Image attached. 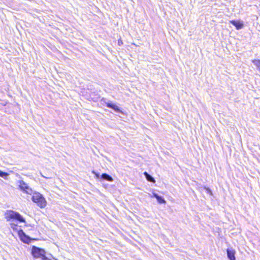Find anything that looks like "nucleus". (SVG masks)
<instances>
[{"instance_id": "obj_8", "label": "nucleus", "mask_w": 260, "mask_h": 260, "mask_svg": "<svg viewBox=\"0 0 260 260\" xmlns=\"http://www.w3.org/2000/svg\"><path fill=\"white\" fill-rule=\"evenodd\" d=\"M227 256L230 260H236L235 254L236 251L234 249L230 250L228 249L226 250Z\"/></svg>"}, {"instance_id": "obj_5", "label": "nucleus", "mask_w": 260, "mask_h": 260, "mask_svg": "<svg viewBox=\"0 0 260 260\" xmlns=\"http://www.w3.org/2000/svg\"><path fill=\"white\" fill-rule=\"evenodd\" d=\"M18 234L20 240L25 243L29 244L31 241L30 238L26 235L22 230H19Z\"/></svg>"}, {"instance_id": "obj_2", "label": "nucleus", "mask_w": 260, "mask_h": 260, "mask_svg": "<svg viewBox=\"0 0 260 260\" xmlns=\"http://www.w3.org/2000/svg\"><path fill=\"white\" fill-rule=\"evenodd\" d=\"M5 217L7 220L15 219L20 222H25V219L18 213L13 210H8L5 213Z\"/></svg>"}, {"instance_id": "obj_11", "label": "nucleus", "mask_w": 260, "mask_h": 260, "mask_svg": "<svg viewBox=\"0 0 260 260\" xmlns=\"http://www.w3.org/2000/svg\"><path fill=\"white\" fill-rule=\"evenodd\" d=\"M153 196L156 199L157 201L159 203H165V200L160 196L157 195V194H154Z\"/></svg>"}, {"instance_id": "obj_17", "label": "nucleus", "mask_w": 260, "mask_h": 260, "mask_svg": "<svg viewBox=\"0 0 260 260\" xmlns=\"http://www.w3.org/2000/svg\"><path fill=\"white\" fill-rule=\"evenodd\" d=\"M42 176L43 177L45 178V177L44 176H43V175H42ZM46 178H47L46 177Z\"/></svg>"}, {"instance_id": "obj_7", "label": "nucleus", "mask_w": 260, "mask_h": 260, "mask_svg": "<svg viewBox=\"0 0 260 260\" xmlns=\"http://www.w3.org/2000/svg\"><path fill=\"white\" fill-rule=\"evenodd\" d=\"M230 22L234 25L237 30L241 29L244 26L243 23L240 21L232 20L230 21Z\"/></svg>"}, {"instance_id": "obj_4", "label": "nucleus", "mask_w": 260, "mask_h": 260, "mask_svg": "<svg viewBox=\"0 0 260 260\" xmlns=\"http://www.w3.org/2000/svg\"><path fill=\"white\" fill-rule=\"evenodd\" d=\"M19 187L20 189L28 194L33 193L32 189L23 180L19 181Z\"/></svg>"}, {"instance_id": "obj_6", "label": "nucleus", "mask_w": 260, "mask_h": 260, "mask_svg": "<svg viewBox=\"0 0 260 260\" xmlns=\"http://www.w3.org/2000/svg\"><path fill=\"white\" fill-rule=\"evenodd\" d=\"M102 102L106 104L107 107L113 109L116 112H119L120 111L119 108L115 104L106 102V99H103Z\"/></svg>"}, {"instance_id": "obj_10", "label": "nucleus", "mask_w": 260, "mask_h": 260, "mask_svg": "<svg viewBox=\"0 0 260 260\" xmlns=\"http://www.w3.org/2000/svg\"><path fill=\"white\" fill-rule=\"evenodd\" d=\"M144 175H145V176L148 181L152 182V183L155 182L154 179L153 177H152L147 172H145L144 173Z\"/></svg>"}, {"instance_id": "obj_3", "label": "nucleus", "mask_w": 260, "mask_h": 260, "mask_svg": "<svg viewBox=\"0 0 260 260\" xmlns=\"http://www.w3.org/2000/svg\"><path fill=\"white\" fill-rule=\"evenodd\" d=\"M32 201L37 203L41 208H44L46 205V201L42 194L39 192H35L32 197Z\"/></svg>"}, {"instance_id": "obj_12", "label": "nucleus", "mask_w": 260, "mask_h": 260, "mask_svg": "<svg viewBox=\"0 0 260 260\" xmlns=\"http://www.w3.org/2000/svg\"><path fill=\"white\" fill-rule=\"evenodd\" d=\"M9 176V174L6 172H3L2 171L0 170V177H2L3 178L5 179H7L8 176Z\"/></svg>"}, {"instance_id": "obj_15", "label": "nucleus", "mask_w": 260, "mask_h": 260, "mask_svg": "<svg viewBox=\"0 0 260 260\" xmlns=\"http://www.w3.org/2000/svg\"><path fill=\"white\" fill-rule=\"evenodd\" d=\"M205 189L208 192H210V193H211V190L208 188H205Z\"/></svg>"}, {"instance_id": "obj_9", "label": "nucleus", "mask_w": 260, "mask_h": 260, "mask_svg": "<svg viewBox=\"0 0 260 260\" xmlns=\"http://www.w3.org/2000/svg\"><path fill=\"white\" fill-rule=\"evenodd\" d=\"M101 178L103 180H107V181H108L110 182H111L113 181L112 177L111 176H110L109 175L106 174V173L102 174L101 175Z\"/></svg>"}, {"instance_id": "obj_14", "label": "nucleus", "mask_w": 260, "mask_h": 260, "mask_svg": "<svg viewBox=\"0 0 260 260\" xmlns=\"http://www.w3.org/2000/svg\"><path fill=\"white\" fill-rule=\"evenodd\" d=\"M92 173L94 174L95 175V176H96V178H101V175L98 174V173H96L95 172H94V171H92Z\"/></svg>"}, {"instance_id": "obj_1", "label": "nucleus", "mask_w": 260, "mask_h": 260, "mask_svg": "<svg viewBox=\"0 0 260 260\" xmlns=\"http://www.w3.org/2000/svg\"><path fill=\"white\" fill-rule=\"evenodd\" d=\"M31 254L36 258H41L42 260H51L46 256V252L44 249L36 246L32 247Z\"/></svg>"}, {"instance_id": "obj_13", "label": "nucleus", "mask_w": 260, "mask_h": 260, "mask_svg": "<svg viewBox=\"0 0 260 260\" xmlns=\"http://www.w3.org/2000/svg\"><path fill=\"white\" fill-rule=\"evenodd\" d=\"M10 227L12 228L14 231H18V225L17 224L15 223H10Z\"/></svg>"}, {"instance_id": "obj_16", "label": "nucleus", "mask_w": 260, "mask_h": 260, "mask_svg": "<svg viewBox=\"0 0 260 260\" xmlns=\"http://www.w3.org/2000/svg\"><path fill=\"white\" fill-rule=\"evenodd\" d=\"M121 41L118 40L119 45H120V44H121Z\"/></svg>"}]
</instances>
